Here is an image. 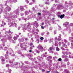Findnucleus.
<instances>
[{
	"label": "nucleus",
	"instance_id": "obj_1",
	"mask_svg": "<svg viewBox=\"0 0 73 73\" xmlns=\"http://www.w3.org/2000/svg\"><path fill=\"white\" fill-rule=\"evenodd\" d=\"M19 15V10L17 9L15 11L13 12L12 13L9 14H7L6 16H4V18L7 19V21L9 22L12 20H13L14 18H17V15Z\"/></svg>",
	"mask_w": 73,
	"mask_h": 73
},
{
	"label": "nucleus",
	"instance_id": "obj_2",
	"mask_svg": "<svg viewBox=\"0 0 73 73\" xmlns=\"http://www.w3.org/2000/svg\"><path fill=\"white\" fill-rule=\"evenodd\" d=\"M27 25L26 24H24L23 25V27H22V29L23 30L24 32H25V31L27 29L28 32H30L31 31V23H27Z\"/></svg>",
	"mask_w": 73,
	"mask_h": 73
},
{
	"label": "nucleus",
	"instance_id": "obj_3",
	"mask_svg": "<svg viewBox=\"0 0 73 73\" xmlns=\"http://www.w3.org/2000/svg\"><path fill=\"white\" fill-rule=\"evenodd\" d=\"M1 38V41H2L3 42H7V37L6 35H0V39Z\"/></svg>",
	"mask_w": 73,
	"mask_h": 73
},
{
	"label": "nucleus",
	"instance_id": "obj_4",
	"mask_svg": "<svg viewBox=\"0 0 73 73\" xmlns=\"http://www.w3.org/2000/svg\"><path fill=\"white\" fill-rule=\"evenodd\" d=\"M9 35H7L8 40H10L11 38H12V34H13V32H11L10 30L9 31Z\"/></svg>",
	"mask_w": 73,
	"mask_h": 73
},
{
	"label": "nucleus",
	"instance_id": "obj_5",
	"mask_svg": "<svg viewBox=\"0 0 73 73\" xmlns=\"http://www.w3.org/2000/svg\"><path fill=\"white\" fill-rule=\"evenodd\" d=\"M38 48L39 50H40V52H43L44 50L43 47H42V46L40 44H39L38 46Z\"/></svg>",
	"mask_w": 73,
	"mask_h": 73
},
{
	"label": "nucleus",
	"instance_id": "obj_6",
	"mask_svg": "<svg viewBox=\"0 0 73 73\" xmlns=\"http://www.w3.org/2000/svg\"><path fill=\"white\" fill-rule=\"evenodd\" d=\"M64 6V9H67L68 7H70V5H69V3H68L66 1L65 2Z\"/></svg>",
	"mask_w": 73,
	"mask_h": 73
},
{
	"label": "nucleus",
	"instance_id": "obj_7",
	"mask_svg": "<svg viewBox=\"0 0 73 73\" xmlns=\"http://www.w3.org/2000/svg\"><path fill=\"white\" fill-rule=\"evenodd\" d=\"M2 45H0V48H1V49H2V50H5V51H8L9 49H8V48H7V47H5L3 48V47H1Z\"/></svg>",
	"mask_w": 73,
	"mask_h": 73
},
{
	"label": "nucleus",
	"instance_id": "obj_8",
	"mask_svg": "<svg viewBox=\"0 0 73 73\" xmlns=\"http://www.w3.org/2000/svg\"><path fill=\"white\" fill-rule=\"evenodd\" d=\"M57 9L59 10H60L61 9H64V6L62 5H59L58 6Z\"/></svg>",
	"mask_w": 73,
	"mask_h": 73
},
{
	"label": "nucleus",
	"instance_id": "obj_9",
	"mask_svg": "<svg viewBox=\"0 0 73 73\" xmlns=\"http://www.w3.org/2000/svg\"><path fill=\"white\" fill-rule=\"evenodd\" d=\"M58 38L57 37H55L54 38L55 40H58V41H61V40H62V39L60 38H61V34H60Z\"/></svg>",
	"mask_w": 73,
	"mask_h": 73
},
{
	"label": "nucleus",
	"instance_id": "obj_10",
	"mask_svg": "<svg viewBox=\"0 0 73 73\" xmlns=\"http://www.w3.org/2000/svg\"><path fill=\"white\" fill-rule=\"evenodd\" d=\"M32 17H33V15H31L30 16H28L27 18L25 19L24 18H23L22 19L24 20H29V19H31Z\"/></svg>",
	"mask_w": 73,
	"mask_h": 73
},
{
	"label": "nucleus",
	"instance_id": "obj_11",
	"mask_svg": "<svg viewBox=\"0 0 73 73\" xmlns=\"http://www.w3.org/2000/svg\"><path fill=\"white\" fill-rule=\"evenodd\" d=\"M11 25L12 26V27H15L16 28L17 27V24L15 23L14 22H12L11 23Z\"/></svg>",
	"mask_w": 73,
	"mask_h": 73
},
{
	"label": "nucleus",
	"instance_id": "obj_12",
	"mask_svg": "<svg viewBox=\"0 0 73 73\" xmlns=\"http://www.w3.org/2000/svg\"><path fill=\"white\" fill-rule=\"evenodd\" d=\"M11 10V8L8 6H7L6 8L5 9V11H8V12L10 11Z\"/></svg>",
	"mask_w": 73,
	"mask_h": 73
},
{
	"label": "nucleus",
	"instance_id": "obj_13",
	"mask_svg": "<svg viewBox=\"0 0 73 73\" xmlns=\"http://www.w3.org/2000/svg\"><path fill=\"white\" fill-rule=\"evenodd\" d=\"M63 26L64 27H69V23L66 22L63 24Z\"/></svg>",
	"mask_w": 73,
	"mask_h": 73
},
{
	"label": "nucleus",
	"instance_id": "obj_14",
	"mask_svg": "<svg viewBox=\"0 0 73 73\" xmlns=\"http://www.w3.org/2000/svg\"><path fill=\"white\" fill-rule=\"evenodd\" d=\"M52 57L51 56H49L47 57V60L50 61V62H52V60H50L49 59H52Z\"/></svg>",
	"mask_w": 73,
	"mask_h": 73
},
{
	"label": "nucleus",
	"instance_id": "obj_15",
	"mask_svg": "<svg viewBox=\"0 0 73 73\" xmlns=\"http://www.w3.org/2000/svg\"><path fill=\"white\" fill-rule=\"evenodd\" d=\"M0 59L2 61V64H4V61H5V58H4L3 57L1 56L0 57Z\"/></svg>",
	"mask_w": 73,
	"mask_h": 73
},
{
	"label": "nucleus",
	"instance_id": "obj_16",
	"mask_svg": "<svg viewBox=\"0 0 73 73\" xmlns=\"http://www.w3.org/2000/svg\"><path fill=\"white\" fill-rule=\"evenodd\" d=\"M58 18H60V19H63L65 15H64V14H63V15H58Z\"/></svg>",
	"mask_w": 73,
	"mask_h": 73
},
{
	"label": "nucleus",
	"instance_id": "obj_17",
	"mask_svg": "<svg viewBox=\"0 0 73 73\" xmlns=\"http://www.w3.org/2000/svg\"><path fill=\"white\" fill-rule=\"evenodd\" d=\"M19 64V65H20V62H15L14 63L13 65L14 66H16V67H17V68L18 67V66Z\"/></svg>",
	"mask_w": 73,
	"mask_h": 73
},
{
	"label": "nucleus",
	"instance_id": "obj_18",
	"mask_svg": "<svg viewBox=\"0 0 73 73\" xmlns=\"http://www.w3.org/2000/svg\"><path fill=\"white\" fill-rule=\"evenodd\" d=\"M5 57L6 59H8L9 58V56H8V52H6V54L5 55Z\"/></svg>",
	"mask_w": 73,
	"mask_h": 73
},
{
	"label": "nucleus",
	"instance_id": "obj_19",
	"mask_svg": "<svg viewBox=\"0 0 73 73\" xmlns=\"http://www.w3.org/2000/svg\"><path fill=\"white\" fill-rule=\"evenodd\" d=\"M25 46H26V45H25V42L22 43L21 45V48H23V47H24V46H25Z\"/></svg>",
	"mask_w": 73,
	"mask_h": 73
},
{
	"label": "nucleus",
	"instance_id": "obj_20",
	"mask_svg": "<svg viewBox=\"0 0 73 73\" xmlns=\"http://www.w3.org/2000/svg\"><path fill=\"white\" fill-rule=\"evenodd\" d=\"M10 51L11 53H10L9 54V55H11L12 54H13V50H12V48H10Z\"/></svg>",
	"mask_w": 73,
	"mask_h": 73
},
{
	"label": "nucleus",
	"instance_id": "obj_21",
	"mask_svg": "<svg viewBox=\"0 0 73 73\" xmlns=\"http://www.w3.org/2000/svg\"><path fill=\"white\" fill-rule=\"evenodd\" d=\"M33 24H34L35 25H36V28H37V27L38 26V23H37V22L36 21L33 22Z\"/></svg>",
	"mask_w": 73,
	"mask_h": 73
},
{
	"label": "nucleus",
	"instance_id": "obj_22",
	"mask_svg": "<svg viewBox=\"0 0 73 73\" xmlns=\"http://www.w3.org/2000/svg\"><path fill=\"white\" fill-rule=\"evenodd\" d=\"M53 47H50L49 48V50H48L49 52V53H51V50H53Z\"/></svg>",
	"mask_w": 73,
	"mask_h": 73
},
{
	"label": "nucleus",
	"instance_id": "obj_23",
	"mask_svg": "<svg viewBox=\"0 0 73 73\" xmlns=\"http://www.w3.org/2000/svg\"><path fill=\"white\" fill-rule=\"evenodd\" d=\"M56 11V9H55V8H54L53 7L51 8V11L52 12H54V11Z\"/></svg>",
	"mask_w": 73,
	"mask_h": 73
},
{
	"label": "nucleus",
	"instance_id": "obj_24",
	"mask_svg": "<svg viewBox=\"0 0 73 73\" xmlns=\"http://www.w3.org/2000/svg\"><path fill=\"white\" fill-rule=\"evenodd\" d=\"M0 8L1 9V12L3 11V5L2 4H1L0 5Z\"/></svg>",
	"mask_w": 73,
	"mask_h": 73
},
{
	"label": "nucleus",
	"instance_id": "obj_25",
	"mask_svg": "<svg viewBox=\"0 0 73 73\" xmlns=\"http://www.w3.org/2000/svg\"><path fill=\"white\" fill-rule=\"evenodd\" d=\"M67 13L68 15H71V16H72L73 15V12H67Z\"/></svg>",
	"mask_w": 73,
	"mask_h": 73
},
{
	"label": "nucleus",
	"instance_id": "obj_26",
	"mask_svg": "<svg viewBox=\"0 0 73 73\" xmlns=\"http://www.w3.org/2000/svg\"><path fill=\"white\" fill-rule=\"evenodd\" d=\"M68 4L70 6H71V5H73V3H72V1H69Z\"/></svg>",
	"mask_w": 73,
	"mask_h": 73
},
{
	"label": "nucleus",
	"instance_id": "obj_27",
	"mask_svg": "<svg viewBox=\"0 0 73 73\" xmlns=\"http://www.w3.org/2000/svg\"><path fill=\"white\" fill-rule=\"evenodd\" d=\"M46 1L45 2L46 4H48V5H49V0H46Z\"/></svg>",
	"mask_w": 73,
	"mask_h": 73
},
{
	"label": "nucleus",
	"instance_id": "obj_28",
	"mask_svg": "<svg viewBox=\"0 0 73 73\" xmlns=\"http://www.w3.org/2000/svg\"><path fill=\"white\" fill-rule=\"evenodd\" d=\"M20 9L21 11H24V6H21L20 7Z\"/></svg>",
	"mask_w": 73,
	"mask_h": 73
},
{
	"label": "nucleus",
	"instance_id": "obj_29",
	"mask_svg": "<svg viewBox=\"0 0 73 73\" xmlns=\"http://www.w3.org/2000/svg\"><path fill=\"white\" fill-rule=\"evenodd\" d=\"M37 31L38 32L39 31V30L38 29H36V30H34V31H33V34H34V35H35V32H36V31Z\"/></svg>",
	"mask_w": 73,
	"mask_h": 73
},
{
	"label": "nucleus",
	"instance_id": "obj_30",
	"mask_svg": "<svg viewBox=\"0 0 73 73\" xmlns=\"http://www.w3.org/2000/svg\"><path fill=\"white\" fill-rule=\"evenodd\" d=\"M25 13V16H27V15H28L29 14V12H28V11H26Z\"/></svg>",
	"mask_w": 73,
	"mask_h": 73
},
{
	"label": "nucleus",
	"instance_id": "obj_31",
	"mask_svg": "<svg viewBox=\"0 0 73 73\" xmlns=\"http://www.w3.org/2000/svg\"><path fill=\"white\" fill-rule=\"evenodd\" d=\"M21 49H22V50H27V49H26V48L24 47L21 48Z\"/></svg>",
	"mask_w": 73,
	"mask_h": 73
},
{
	"label": "nucleus",
	"instance_id": "obj_32",
	"mask_svg": "<svg viewBox=\"0 0 73 73\" xmlns=\"http://www.w3.org/2000/svg\"><path fill=\"white\" fill-rule=\"evenodd\" d=\"M10 1L11 2H14V3H16L17 1V0H10Z\"/></svg>",
	"mask_w": 73,
	"mask_h": 73
},
{
	"label": "nucleus",
	"instance_id": "obj_33",
	"mask_svg": "<svg viewBox=\"0 0 73 73\" xmlns=\"http://www.w3.org/2000/svg\"><path fill=\"white\" fill-rule=\"evenodd\" d=\"M64 72L66 73H69V71L66 69L64 70Z\"/></svg>",
	"mask_w": 73,
	"mask_h": 73
},
{
	"label": "nucleus",
	"instance_id": "obj_34",
	"mask_svg": "<svg viewBox=\"0 0 73 73\" xmlns=\"http://www.w3.org/2000/svg\"><path fill=\"white\" fill-rule=\"evenodd\" d=\"M17 53L19 54H22V53H21V52L20 50L18 51Z\"/></svg>",
	"mask_w": 73,
	"mask_h": 73
},
{
	"label": "nucleus",
	"instance_id": "obj_35",
	"mask_svg": "<svg viewBox=\"0 0 73 73\" xmlns=\"http://www.w3.org/2000/svg\"><path fill=\"white\" fill-rule=\"evenodd\" d=\"M70 48H71L72 49H73V43H71Z\"/></svg>",
	"mask_w": 73,
	"mask_h": 73
},
{
	"label": "nucleus",
	"instance_id": "obj_36",
	"mask_svg": "<svg viewBox=\"0 0 73 73\" xmlns=\"http://www.w3.org/2000/svg\"><path fill=\"white\" fill-rule=\"evenodd\" d=\"M55 3H60V1H59L58 0H56L55 1Z\"/></svg>",
	"mask_w": 73,
	"mask_h": 73
},
{
	"label": "nucleus",
	"instance_id": "obj_37",
	"mask_svg": "<svg viewBox=\"0 0 73 73\" xmlns=\"http://www.w3.org/2000/svg\"><path fill=\"white\" fill-rule=\"evenodd\" d=\"M35 38H38V37H40V35H35Z\"/></svg>",
	"mask_w": 73,
	"mask_h": 73
},
{
	"label": "nucleus",
	"instance_id": "obj_38",
	"mask_svg": "<svg viewBox=\"0 0 73 73\" xmlns=\"http://www.w3.org/2000/svg\"><path fill=\"white\" fill-rule=\"evenodd\" d=\"M5 34L6 35H7V36H8V35H9V31H8V32L7 31H6L5 32Z\"/></svg>",
	"mask_w": 73,
	"mask_h": 73
},
{
	"label": "nucleus",
	"instance_id": "obj_39",
	"mask_svg": "<svg viewBox=\"0 0 73 73\" xmlns=\"http://www.w3.org/2000/svg\"><path fill=\"white\" fill-rule=\"evenodd\" d=\"M9 73H11V70L10 69H8L7 71Z\"/></svg>",
	"mask_w": 73,
	"mask_h": 73
},
{
	"label": "nucleus",
	"instance_id": "obj_40",
	"mask_svg": "<svg viewBox=\"0 0 73 73\" xmlns=\"http://www.w3.org/2000/svg\"><path fill=\"white\" fill-rule=\"evenodd\" d=\"M13 39L14 40H17V37H16V36H14L13 37Z\"/></svg>",
	"mask_w": 73,
	"mask_h": 73
},
{
	"label": "nucleus",
	"instance_id": "obj_41",
	"mask_svg": "<svg viewBox=\"0 0 73 73\" xmlns=\"http://www.w3.org/2000/svg\"><path fill=\"white\" fill-rule=\"evenodd\" d=\"M57 15H58V16H59V15H61V13L60 12H58L57 13Z\"/></svg>",
	"mask_w": 73,
	"mask_h": 73
},
{
	"label": "nucleus",
	"instance_id": "obj_42",
	"mask_svg": "<svg viewBox=\"0 0 73 73\" xmlns=\"http://www.w3.org/2000/svg\"><path fill=\"white\" fill-rule=\"evenodd\" d=\"M24 38H22L21 39V42H24Z\"/></svg>",
	"mask_w": 73,
	"mask_h": 73
},
{
	"label": "nucleus",
	"instance_id": "obj_43",
	"mask_svg": "<svg viewBox=\"0 0 73 73\" xmlns=\"http://www.w3.org/2000/svg\"><path fill=\"white\" fill-rule=\"evenodd\" d=\"M56 51H60V49L58 48V47H57L56 48Z\"/></svg>",
	"mask_w": 73,
	"mask_h": 73
},
{
	"label": "nucleus",
	"instance_id": "obj_44",
	"mask_svg": "<svg viewBox=\"0 0 73 73\" xmlns=\"http://www.w3.org/2000/svg\"><path fill=\"white\" fill-rule=\"evenodd\" d=\"M62 44H63V46H64V47H65V46H66V44H64V42H62Z\"/></svg>",
	"mask_w": 73,
	"mask_h": 73
},
{
	"label": "nucleus",
	"instance_id": "obj_45",
	"mask_svg": "<svg viewBox=\"0 0 73 73\" xmlns=\"http://www.w3.org/2000/svg\"><path fill=\"white\" fill-rule=\"evenodd\" d=\"M9 2H10V1H7L6 2H5V5H7V3H9Z\"/></svg>",
	"mask_w": 73,
	"mask_h": 73
},
{
	"label": "nucleus",
	"instance_id": "obj_46",
	"mask_svg": "<svg viewBox=\"0 0 73 73\" xmlns=\"http://www.w3.org/2000/svg\"><path fill=\"white\" fill-rule=\"evenodd\" d=\"M53 42V39H51L49 40V43H51V42Z\"/></svg>",
	"mask_w": 73,
	"mask_h": 73
},
{
	"label": "nucleus",
	"instance_id": "obj_47",
	"mask_svg": "<svg viewBox=\"0 0 73 73\" xmlns=\"http://www.w3.org/2000/svg\"><path fill=\"white\" fill-rule=\"evenodd\" d=\"M2 23L4 25H6V23L4 22V21H2Z\"/></svg>",
	"mask_w": 73,
	"mask_h": 73
},
{
	"label": "nucleus",
	"instance_id": "obj_48",
	"mask_svg": "<svg viewBox=\"0 0 73 73\" xmlns=\"http://www.w3.org/2000/svg\"><path fill=\"white\" fill-rule=\"evenodd\" d=\"M35 52H36V53H40V51H39L37 50H35Z\"/></svg>",
	"mask_w": 73,
	"mask_h": 73
},
{
	"label": "nucleus",
	"instance_id": "obj_49",
	"mask_svg": "<svg viewBox=\"0 0 73 73\" xmlns=\"http://www.w3.org/2000/svg\"><path fill=\"white\" fill-rule=\"evenodd\" d=\"M63 41H64V42H65V43H67V42H68V41H67V40L66 39H64Z\"/></svg>",
	"mask_w": 73,
	"mask_h": 73
},
{
	"label": "nucleus",
	"instance_id": "obj_50",
	"mask_svg": "<svg viewBox=\"0 0 73 73\" xmlns=\"http://www.w3.org/2000/svg\"><path fill=\"white\" fill-rule=\"evenodd\" d=\"M57 5L56 4H54V5H53V7H56Z\"/></svg>",
	"mask_w": 73,
	"mask_h": 73
},
{
	"label": "nucleus",
	"instance_id": "obj_51",
	"mask_svg": "<svg viewBox=\"0 0 73 73\" xmlns=\"http://www.w3.org/2000/svg\"><path fill=\"white\" fill-rule=\"evenodd\" d=\"M25 1L27 4H28V3H29V1H28V0H25Z\"/></svg>",
	"mask_w": 73,
	"mask_h": 73
},
{
	"label": "nucleus",
	"instance_id": "obj_52",
	"mask_svg": "<svg viewBox=\"0 0 73 73\" xmlns=\"http://www.w3.org/2000/svg\"><path fill=\"white\" fill-rule=\"evenodd\" d=\"M62 54H64L65 55V53H66V52L63 51L62 52Z\"/></svg>",
	"mask_w": 73,
	"mask_h": 73
},
{
	"label": "nucleus",
	"instance_id": "obj_53",
	"mask_svg": "<svg viewBox=\"0 0 73 73\" xmlns=\"http://www.w3.org/2000/svg\"><path fill=\"white\" fill-rule=\"evenodd\" d=\"M16 41L15 40H13L12 43H16Z\"/></svg>",
	"mask_w": 73,
	"mask_h": 73
},
{
	"label": "nucleus",
	"instance_id": "obj_54",
	"mask_svg": "<svg viewBox=\"0 0 73 73\" xmlns=\"http://www.w3.org/2000/svg\"><path fill=\"white\" fill-rule=\"evenodd\" d=\"M40 40H44V37H41L40 38Z\"/></svg>",
	"mask_w": 73,
	"mask_h": 73
},
{
	"label": "nucleus",
	"instance_id": "obj_55",
	"mask_svg": "<svg viewBox=\"0 0 73 73\" xmlns=\"http://www.w3.org/2000/svg\"><path fill=\"white\" fill-rule=\"evenodd\" d=\"M8 40H10V41L11 42H12V41H13V40L11 39V38H10V39Z\"/></svg>",
	"mask_w": 73,
	"mask_h": 73
},
{
	"label": "nucleus",
	"instance_id": "obj_56",
	"mask_svg": "<svg viewBox=\"0 0 73 73\" xmlns=\"http://www.w3.org/2000/svg\"><path fill=\"white\" fill-rule=\"evenodd\" d=\"M4 73H7V71H6L5 69V70H4Z\"/></svg>",
	"mask_w": 73,
	"mask_h": 73
},
{
	"label": "nucleus",
	"instance_id": "obj_57",
	"mask_svg": "<svg viewBox=\"0 0 73 73\" xmlns=\"http://www.w3.org/2000/svg\"><path fill=\"white\" fill-rule=\"evenodd\" d=\"M58 60L59 61H61L62 60V59L61 58H59L58 59Z\"/></svg>",
	"mask_w": 73,
	"mask_h": 73
},
{
	"label": "nucleus",
	"instance_id": "obj_58",
	"mask_svg": "<svg viewBox=\"0 0 73 73\" xmlns=\"http://www.w3.org/2000/svg\"><path fill=\"white\" fill-rule=\"evenodd\" d=\"M9 64H7L6 65V67L7 68H8V67H9Z\"/></svg>",
	"mask_w": 73,
	"mask_h": 73
},
{
	"label": "nucleus",
	"instance_id": "obj_59",
	"mask_svg": "<svg viewBox=\"0 0 73 73\" xmlns=\"http://www.w3.org/2000/svg\"><path fill=\"white\" fill-rule=\"evenodd\" d=\"M69 40H73V37H70L69 38Z\"/></svg>",
	"mask_w": 73,
	"mask_h": 73
},
{
	"label": "nucleus",
	"instance_id": "obj_60",
	"mask_svg": "<svg viewBox=\"0 0 73 73\" xmlns=\"http://www.w3.org/2000/svg\"><path fill=\"white\" fill-rule=\"evenodd\" d=\"M36 42L37 43H38V42H39V40L38 39H37L36 40Z\"/></svg>",
	"mask_w": 73,
	"mask_h": 73
},
{
	"label": "nucleus",
	"instance_id": "obj_61",
	"mask_svg": "<svg viewBox=\"0 0 73 73\" xmlns=\"http://www.w3.org/2000/svg\"><path fill=\"white\" fill-rule=\"evenodd\" d=\"M69 60H68V58H66L65 59V61H68Z\"/></svg>",
	"mask_w": 73,
	"mask_h": 73
},
{
	"label": "nucleus",
	"instance_id": "obj_62",
	"mask_svg": "<svg viewBox=\"0 0 73 73\" xmlns=\"http://www.w3.org/2000/svg\"><path fill=\"white\" fill-rule=\"evenodd\" d=\"M25 64H28V61H25Z\"/></svg>",
	"mask_w": 73,
	"mask_h": 73
},
{
	"label": "nucleus",
	"instance_id": "obj_63",
	"mask_svg": "<svg viewBox=\"0 0 73 73\" xmlns=\"http://www.w3.org/2000/svg\"><path fill=\"white\" fill-rule=\"evenodd\" d=\"M32 10L33 11H35V8L34 7H33V8H32Z\"/></svg>",
	"mask_w": 73,
	"mask_h": 73
},
{
	"label": "nucleus",
	"instance_id": "obj_64",
	"mask_svg": "<svg viewBox=\"0 0 73 73\" xmlns=\"http://www.w3.org/2000/svg\"><path fill=\"white\" fill-rule=\"evenodd\" d=\"M24 15V13H21V16H23V15Z\"/></svg>",
	"mask_w": 73,
	"mask_h": 73
}]
</instances>
